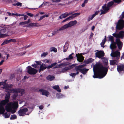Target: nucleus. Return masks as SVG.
I'll list each match as a JSON object with an SVG mask.
<instances>
[{"mask_svg": "<svg viewBox=\"0 0 124 124\" xmlns=\"http://www.w3.org/2000/svg\"><path fill=\"white\" fill-rule=\"evenodd\" d=\"M39 91L42 93L43 95H45L47 97L49 94V92L45 90L40 89L39 90Z\"/></svg>", "mask_w": 124, "mask_h": 124, "instance_id": "412c9836", "label": "nucleus"}, {"mask_svg": "<svg viewBox=\"0 0 124 124\" xmlns=\"http://www.w3.org/2000/svg\"><path fill=\"white\" fill-rule=\"evenodd\" d=\"M5 100L2 101L0 103V114H3L5 118H8V95L7 94Z\"/></svg>", "mask_w": 124, "mask_h": 124, "instance_id": "f03ea898", "label": "nucleus"}, {"mask_svg": "<svg viewBox=\"0 0 124 124\" xmlns=\"http://www.w3.org/2000/svg\"><path fill=\"white\" fill-rule=\"evenodd\" d=\"M64 88L65 89H67L69 88V86H64Z\"/></svg>", "mask_w": 124, "mask_h": 124, "instance_id": "69168bd1", "label": "nucleus"}, {"mask_svg": "<svg viewBox=\"0 0 124 124\" xmlns=\"http://www.w3.org/2000/svg\"><path fill=\"white\" fill-rule=\"evenodd\" d=\"M99 12V11H96L94 14H93V15L94 16V17H95V16L97 15L98 14Z\"/></svg>", "mask_w": 124, "mask_h": 124, "instance_id": "37998d69", "label": "nucleus"}, {"mask_svg": "<svg viewBox=\"0 0 124 124\" xmlns=\"http://www.w3.org/2000/svg\"><path fill=\"white\" fill-rule=\"evenodd\" d=\"M16 41V40L14 39H11L8 40V43L11 42H15Z\"/></svg>", "mask_w": 124, "mask_h": 124, "instance_id": "e433bc0d", "label": "nucleus"}, {"mask_svg": "<svg viewBox=\"0 0 124 124\" xmlns=\"http://www.w3.org/2000/svg\"><path fill=\"white\" fill-rule=\"evenodd\" d=\"M114 2L112 1H111L108 3L107 5L106 6L105 5L102 6V9H101L100 11L101 12L100 14L101 15L103 14H104L108 12L109 9V7L111 6L113 4Z\"/></svg>", "mask_w": 124, "mask_h": 124, "instance_id": "9d476101", "label": "nucleus"}, {"mask_svg": "<svg viewBox=\"0 0 124 124\" xmlns=\"http://www.w3.org/2000/svg\"><path fill=\"white\" fill-rule=\"evenodd\" d=\"M95 28V26H92V30H93Z\"/></svg>", "mask_w": 124, "mask_h": 124, "instance_id": "e2e57ef3", "label": "nucleus"}, {"mask_svg": "<svg viewBox=\"0 0 124 124\" xmlns=\"http://www.w3.org/2000/svg\"><path fill=\"white\" fill-rule=\"evenodd\" d=\"M45 17V16H41L39 19V21L42 19H43V18H44Z\"/></svg>", "mask_w": 124, "mask_h": 124, "instance_id": "8fccbe9b", "label": "nucleus"}, {"mask_svg": "<svg viewBox=\"0 0 124 124\" xmlns=\"http://www.w3.org/2000/svg\"><path fill=\"white\" fill-rule=\"evenodd\" d=\"M106 40L105 39H103L102 40V42L101 44V46L102 47H104L103 46L104 45L106 41Z\"/></svg>", "mask_w": 124, "mask_h": 124, "instance_id": "473e14b6", "label": "nucleus"}, {"mask_svg": "<svg viewBox=\"0 0 124 124\" xmlns=\"http://www.w3.org/2000/svg\"><path fill=\"white\" fill-rule=\"evenodd\" d=\"M17 118V116H16L14 114L11 116L10 119V120H14L16 119Z\"/></svg>", "mask_w": 124, "mask_h": 124, "instance_id": "c85d7f7f", "label": "nucleus"}, {"mask_svg": "<svg viewBox=\"0 0 124 124\" xmlns=\"http://www.w3.org/2000/svg\"><path fill=\"white\" fill-rule=\"evenodd\" d=\"M80 14V13H76L72 14L71 16H69L71 19L76 17L79 15Z\"/></svg>", "mask_w": 124, "mask_h": 124, "instance_id": "5701e85b", "label": "nucleus"}, {"mask_svg": "<svg viewBox=\"0 0 124 124\" xmlns=\"http://www.w3.org/2000/svg\"><path fill=\"white\" fill-rule=\"evenodd\" d=\"M35 62H36V63L38 65H41V62L40 61H35Z\"/></svg>", "mask_w": 124, "mask_h": 124, "instance_id": "c03bdc74", "label": "nucleus"}, {"mask_svg": "<svg viewBox=\"0 0 124 124\" xmlns=\"http://www.w3.org/2000/svg\"><path fill=\"white\" fill-rule=\"evenodd\" d=\"M17 102L13 101L8 102V112L13 114L16 112L18 107Z\"/></svg>", "mask_w": 124, "mask_h": 124, "instance_id": "6e6552de", "label": "nucleus"}, {"mask_svg": "<svg viewBox=\"0 0 124 124\" xmlns=\"http://www.w3.org/2000/svg\"><path fill=\"white\" fill-rule=\"evenodd\" d=\"M86 66V64H84L76 67L75 68V69L77 71L76 73H71L70 74V76H71L72 78H74L76 75L78 74L79 71L80 72L84 75L89 70V69L83 68Z\"/></svg>", "mask_w": 124, "mask_h": 124, "instance_id": "20e7f679", "label": "nucleus"}, {"mask_svg": "<svg viewBox=\"0 0 124 124\" xmlns=\"http://www.w3.org/2000/svg\"><path fill=\"white\" fill-rule=\"evenodd\" d=\"M26 53V52H25L23 53H20L19 54H18V56H21L23 55L24 54Z\"/></svg>", "mask_w": 124, "mask_h": 124, "instance_id": "a19ab883", "label": "nucleus"}, {"mask_svg": "<svg viewBox=\"0 0 124 124\" xmlns=\"http://www.w3.org/2000/svg\"><path fill=\"white\" fill-rule=\"evenodd\" d=\"M73 13V12H71L69 13L66 12L62 14L60 16H59V18L60 19H62L63 18H65L71 14H72Z\"/></svg>", "mask_w": 124, "mask_h": 124, "instance_id": "a211bd4d", "label": "nucleus"}, {"mask_svg": "<svg viewBox=\"0 0 124 124\" xmlns=\"http://www.w3.org/2000/svg\"><path fill=\"white\" fill-rule=\"evenodd\" d=\"M50 49L51 52L54 51L55 52H56L57 51V49L54 47H52L50 48Z\"/></svg>", "mask_w": 124, "mask_h": 124, "instance_id": "c756f323", "label": "nucleus"}, {"mask_svg": "<svg viewBox=\"0 0 124 124\" xmlns=\"http://www.w3.org/2000/svg\"><path fill=\"white\" fill-rule=\"evenodd\" d=\"M39 13L41 15L44 14H45V13L44 12H40Z\"/></svg>", "mask_w": 124, "mask_h": 124, "instance_id": "0e129e2a", "label": "nucleus"}, {"mask_svg": "<svg viewBox=\"0 0 124 124\" xmlns=\"http://www.w3.org/2000/svg\"><path fill=\"white\" fill-rule=\"evenodd\" d=\"M34 107L30 108L28 107L27 108H23L21 107L18 111V113L20 116H24L25 115H29L32 111Z\"/></svg>", "mask_w": 124, "mask_h": 124, "instance_id": "0eeeda50", "label": "nucleus"}, {"mask_svg": "<svg viewBox=\"0 0 124 124\" xmlns=\"http://www.w3.org/2000/svg\"><path fill=\"white\" fill-rule=\"evenodd\" d=\"M124 28V21L120 19L118 21L116 27V30H121Z\"/></svg>", "mask_w": 124, "mask_h": 124, "instance_id": "ddd939ff", "label": "nucleus"}, {"mask_svg": "<svg viewBox=\"0 0 124 124\" xmlns=\"http://www.w3.org/2000/svg\"><path fill=\"white\" fill-rule=\"evenodd\" d=\"M24 20H26L27 18L28 17V16L26 15H24Z\"/></svg>", "mask_w": 124, "mask_h": 124, "instance_id": "864d4df0", "label": "nucleus"}, {"mask_svg": "<svg viewBox=\"0 0 124 124\" xmlns=\"http://www.w3.org/2000/svg\"><path fill=\"white\" fill-rule=\"evenodd\" d=\"M54 78V77L51 75H49L46 77L47 79L50 81L52 80Z\"/></svg>", "mask_w": 124, "mask_h": 124, "instance_id": "a878e982", "label": "nucleus"}, {"mask_svg": "<svg viewBox=\"0 0 124 124\" xmlns=\"http://www.w3.org/2000/svg\"><path fill=\"white\" fill-rule=\"evenodd\" d=\"M88 0H85L84 2H85L86 3H87L88 2Z\"/></svg>", "mask_w": 124, "mask_h": 124, "instance_id": "774afa93", "label": "nucleus"}, {"mask_svg": "<svg viewBox=\"0 0 124 124\" xmlns=\"http://www.w3.org/2000/svg\"><path fill=\"white\" fill-rule=\"evenodd\" d=\"M52 67V66L51 65H49V66H47L46 67V68L50 69V68H51Z\"/></svg>", "mask_w": 124, "mask_h": 124, "instance_id": "4d7b16f0", "label": "nucleus"}, {"mask_svg": "<svg viewBox=\"0 0 124 124\" xmlns=\"http://www.w3.org/2000/svg\"><path fill=\"white\" fill-rule=\"evenodd\" d=\"M52 88L59 92H60L61 91V90L60 89L59 86L58 85H55L53 86Z\"/></svg>", "mask_w": 124, "mask_h": 124, "instance_id": "b1692460", "label": "nucleus"}, {"mask_svg": "<svg viewBox=\"0 0 124 124\" xmlns=\"http://www.w3.org/2000/svg\"><path fill=\"white\" fill-rule=\"evenodd\" d=\"M4 62V60H2L1 62H0V66L2 65L3 63V62Z\"/></svg>", "mask_w": 124, "mask_h": 124, "instance_id": "052dcab7", "label": "nucleus"}, {"mask_svg": "<svg viewBox=\"0 0 124 124\" xmlns=\"http://www.w3.org/2000/svg\"><path fill=\"white\" fill-rule=\"evenodd\" d=\"M28 72L30 74H34L37 72V70L31 67L30 66L27 67Z\"/></svg>", "mask_w": 124, "mask_h": 124, "instance_id": "4468645a", "label": "nucleus"}, {"mask_svg": "<svg viewBox=\"0 0 124 124\" xmlns=\"http://www.w3.org/2000/svg\"><path fill=\"white\" fill-rule=\"evenodd\" d=\"M73 66L74 65L72 64L71 65L67 67H66L62 69V71H60V73L58 72V73L60 74L62 72L64 73V72L67 71L68 70L72 69Z\"/></svg>", "mask_w": 124, "mask_h": 124, "instance_id": "f3484780", "label": "nucleus"}, {"mask_svg": "<svg viewBox=\"0 0 124 124\" xmlns=\"http://www.w3.org/2000/svg\"><path fill=\"white\" fill-rule=\"evenodd\" d=\"M121 0H114V1L116 3H119L121 2Z\"/></svg>", "mask_w": 124, "mask_h": 124, "instance_id": "79ce46f5", "label": "nucleus"}, {"mask_svg": "<svg viewBox=\"0 0 124 124\" xmlns=\"http://www.w3.org/2000/svg\"><path fill=\"white\" fill-rule=\"evenodd\" d=\"M27 15L31 17H32L33 16V15L30 13H28L27 14Z\"/></svg>", "mask_w": 124, "mask_h": 124, "instance_id": "3c124183", "label": "nucleus"}, {"mask_svg": "<svg viewBox=\"0 0 124 124\" xmlns=\"http://www.w3.org/2000/svg\"><path fill=\"white\" fill-rule=\"evenodd\" d=\"M94 75L93 77L94 78H101L104 77L107 74L108 67H104L99 64L97 65L93 68Z\"/></svg>", "mask_w": 124, "mask_h": 124, "instance_id": "f257e3e1", "label": "nucleus"}, {"mask_svg": "<svg viewBox=\"0 0 124 124\" xmlns=\"http://www.w3.org/2000/svg\"><path fill=\"white\" fill-rule=\"evenodd\" d=\"M57 64L56 62H55L54 63H53L51 64L52 66V67H54V66L55 65Z\"/></svg>", "mask_w": 124, "mask_h": 124, "instance_id": "6e6d98bb", "label": "nucleus"}, {"mask_svg": "<svg viewBox=\"0 0 124 124\" xmlns=\"http://www.w3.org/2000/svg\"><path fill=\"white\" fill-rule=\"evenodd\" d=\"M14 77H15V76H14V74H11V77H10V78L11 79H12L13 78H14Z\"/></svg>", "mask_w": 124, "mask_h": 124, "instance_id": "13d9d810", "label": "nucleus"}, {"mask_svg": "<svg viewBox=\"0 0 124 124\" xmlns=\"http://www.w3.org/2000/svg\"><path fill=\"white\" fill-rule=\"evenodd\" d=\"M117 71L120 74H121L123 71H124V65L120 64L117 66Z\"/></svg>", "mask_w": 124, "mask_h": 124, "instance_id": "dca6fc26", "label": "nucleus"}, {"mask_svg": "<svg viewBox=\"0 0 124 124\" xmlns=\"http://www.w3.org/2000/svg\"><path fill=\"white\" fill-rule=\"evenodd\" d=\"M115 33L112 34V35L116 39V42L117 44L119 50H121L123 46L122 42H121L119 39H123L124 37V31H121L118 33Z\"/></svg>", "mask_w": 124, "mask_h": 124, "instance_id": "7ed1b4c3", "label": "nucleus"}, {"mask_svg": "<svg viewBox=\"0 0 124 124\" xmlns=\"http://www.w3.org/2000/svg\"><path fill=\"white\" fill-rule=\"evenodd\" d=\"M122 18H124V11L122 14Z\"/></svg>", "mask_w": 124, "mask_h": 124, "instance_id": "bf43d9fd", "label": "nucleus"}, {"mask_svg": "<svg viewBox=\"0 0 124 124\" xmlns=\"http://www.w3.org/2000/svg\"><path fill=\"white\" fill-rule=\"evenodd\" d=\"M39 108L40 109H42L44 108V106L42 105H40L39 107Z\"/></svg>", "mask_w": 124, "mask_h": 124, "instance_id": "09e8293b", "label": "nucleus"}, {"mask_svg": "<svg viewBox=\"0 0 124 124\" xmlns=\"http://www.w3.org/2000/svg\"><path fill=\"white\" fill-rule=\"evenodd\" d=\"M93 59L92 58H89L87 60L86 62V63L88 64L90 63L93 62Z\"/></svg>", "mask_w": 124, "mask_h": 124, "instance_id": "7c9ffc66", "label": "nucleus"}, {"mask_svg": "<svg viewBox=\"0 0 124 124\" xmlns=\"http://www.w3.org/2000/svg\"><path fill=\"white\" fill-rule=\"evenodd\" d=\"M7 36L6 34H0V38H3Z\"/></svg>", "mask_w": 124, "mask_h": 124, "instance_id": "58836bf2", "label": "nucleus"}, {"mask_svg": "<svg viewBox=\"0 0 124 124\" xmlns=\"http://www.w3.org/2000/svg\"><path fill=\"white\" fill-rule=\"evenodd\" d=\"M77 22L76 20L71 21L69 23L64 25L62 26L61 28H60L59 29H57L53 32L52 33V35H54L58 33L59 31L64 30L69 28L73 26L76 24Z\"/></svg>", "mask_w": 124, "mask_h": 124, "instance_id": "1a4fd4ad", "label": "nucleus"}, {"mask_svg": "<svg viewBox=\"0 0 124 124\" xmlns=\"http://www.w3.org/2000/svg\"><path fill=\"white\" fill-rule=\"evenodd\" d=\"M8 41L7 40L5 41L1 44V46H3L7 43Z\"/></svg>", "mask_w": 124, "mask_h": 124, "instance_id": "ea45409f", "label": "nucleus"}, {"mask_svg": "<svg viewBox=\"0 0 124 124\" xmlns=\"http://www.w3.org/2000/svg\"><path fill=\"white\" fill-rule=\"evenodd\" d=\"M48 54V53L47 52H44L41 54V57H44Z\"/></svg>", "mask_w": 124, "mask_h": 124, "instance_id": "72a5a7b5", "label": "nucleus"}, {"mask_svg": "<svg viewBox=\"0 0 124 124\" xmlns=\"http://www.w3.org/2000/svg\"><path fill=\"white\" fill-rule=\"evenodd\" d=\"M124 58V52L123 53V54L122 55V56L121 57V59H122Z\"/></svg>", "mask_w": 124, "mask_h": 124, "instance_id": "680f3d73", "label": "nucleus"}, {"mask_svg": "<svg viewBox=\"0 0 124 124\" xmlns=\"http://www.w3.org/2000/svg\"><path fill=\"white\" fill-rule=\"evenodd\" d=\"M65 45H64L63 46V48H64L63 52H66L67 51V50L68 49L67 47V48L65 49Z\"/></svg>", "mask_w": 124, "mask_h": 124, "instance_id": "603ef678", "label": "nucleus"}, {"mask_svg": "<svg viewBox=\"0 0 124 124\" xmlns=\"http://www.w3.org/2000/svg\"><path fill=\"white\" fill-rule=\"evenodd\" d=\"M97 52L95 53V56L97 57L100 59H104L105 57H104V53L103 51H97Z\"/></svg>", "mask_w": 124, "mask_h": 124, "instance_id": "f8f14e48", "label": "nucleus"}, {"mask_svg": "<svg viewBox=\"0 0 124 124\" xmlns=\"http://www.w3.org/2000/svg\"><path fill=\"white\" fill-rule=\"evenodd\" d=\"M86 3L84 2V3L82 4V7H84L85 6V5Z\"/></svg>", "mask_w": 124, "mask_h": 124, "instance_id": "5fc2aeb1", "label": "nucleus"}, {"mask_svg": "<svg viewBox=\"0 0 124 124\" xmlns=\"http://www.w3.org/2000/svg\"><path fill=\"white\" fill-rule=\"evenodd\" d=\"M31 66L35 68H36L37 66V64H32L31 65Z\"/></svg>", "mask_w": 124, "mask_h": 124, "instance_id": "49530a36", "label": "nucleus"}, {"mask_svg": "<svg viewBox=\"0 0 124 124\" xmlns=\"http://www.w3.org/2000/svg\"><path fill=\"white\" fill-rule=\"evenodd\" d=\"M76 57H77V60L78 61L80 62H82L84 59V57L81 55L78 54V56L77 54H76Z\"/></svg>", "mask_w": 124, "mask_h": 124, "instance_id": "6ab92c4d", "label": "nucleus"}, {"mask_svg": "<svg viewBox=\"0 0 124 124\" xmlns=\"http://www.w3.org/2000/svg\"><path fill=\"white\" fill-rule=\"evenodd\" d=\"M73 58V57L71 55H70L68 57H67L66 58V60H68L69 59L70 60L72 59Z\"/></svg>", "mask_w": 124, "mask_h": 124, "instance_id": "f704fd0d", "label": "nucleus"}, {"mask_svg": "<svg viewBox=\"0 0 124 124\" xmlns=\"http://www.w3.org/2000/svg\"><path fill=\"white\" fill-rule=\"evenodd\" d=\"M41 25L38 23H30L28 25L26 26L27 27H30L32 26L39 27L41 26Z\"/></svg>", "mask_w": 124, "mask_h": 124, "instance_id": "aec40b11", "label": "nucleus"}, {"mask_svg": "<svg viewBox=\"0 0 124 124\" xmlns=\"http://www.w3.org/2000/svg\"><path fill=\"white\" fill-rule=\"evenodd\" d=\"M112 51L110 55L112 57L113 60H110V64L111 65H113L115 64L118 61L120 57V53L118 50L115 52Z\"/></svg>", "mask_w": 124, "mask_h": 124, "instance_id": "423d86ee", "label": "nucleus"}, {"mask_svg": "<svg viewBox=\"0 0 124 124\" xmlns=\"http://www.w3.org/2000/svg\"><path fill=\"white\" fill-rule=\"evenodd\" d=\"M42 61L46 63H51L52 62V60L50 59L48 60L47 59H46L45 60H43Z\"/></svg>", "mask_w": 124, "mask_h": 124, "instance_id": "cd10ccee", "label": "nucleus"}, {"mask_svg": "<svg viewBox=\"0 0 124 124\" xmlns=\"http://www.w3.org/2000/svg\"><path fill=\"white\" fill-rule=\"evenodd\" d=\"M12 85H8V93H14V95L13 96V99H16V97L18 93H21V95H22L24 93V90L22 89H13L11 88H9V87H12ZM10 95L8 93V99Z\"/></svg>", "mask_w": 124, "mask_h": 124, "instance_id": "39448f33", "label": "nucleus"}, {"mask_svg": "<svg viewBox=\"0 0 124 124\" xmlns=\"http://www.w3.org/2000/svg\"><path fill=\"white\" fill-rule=\"evenodd\" d=\"M71 20V19L70 18V16H69L67 18L63 20L62 22H65L66 21L68 20Z\"/></svg>", "mask_w": 124, "mask_h": 124, "instance_id": "4c0bfd02", "label": "nucleus"}, {"mask_svg": "<svg viewBox=\"0 0 124 124\" xmlns=\"http://www.w3.org/2000/svg\"><path fill=\"white\" fill-rule=\"evenodd\" d=\"M27 22V24L28 23L30 22V19H29L27 21H26Z\"/></svg>", "mask_w": 124, "mask_h": 124, "instance_id": "338daca9", "label": "nucleus"}, {"mask_svg": "<svg viewBox=\"0 0 124 124\" xmlns=\"http://www.w3.org/2000/svg\"><path fill=\"white\" fill-rule=\"evenodd\" d=\"M27 24V22L26 21L25 22H22L20 23L19 24L20 25H24Z\"/></svg>", "mask_w": 124, "mask_h": 124, "instance_id": "c9c22d12", "label": "nucleus"}, {"mask_svg": "<svg viewBox=\"0 0 124 124\" xmlns=\"http://www.w3.org/2000/svg\"><path fill=\"white\" fill-rule=\"evenodd\" d=\"M53 2H58L60 1V0H52Z\"/></svg>", "mask_w": 124, "mask_h": 124, "instance_id": "de8ad7c7", "label": "nucleus"}, {"mask_svg": "<svg viewBox=\"0 0 124 124\" xmlns=\"http://www.w3.org/2000/svg\"><path fill=\"white\" fill-rule=\"evenodd\" d=\"M57 98L58 99L62 98L65 97L64 96L60 93H57L56 94Z\"/></svg>", "mask_w": 124, "mask_h": 124, "instance_id": "393cba45", "label": "nucleus"}, {"mask_svg": "<svg viewBox=\"0 0 124 124\" xmlns=\"http://www.w3.org/2000/svg\"><path fill=\"white\" fill-rule=\"evenodd\" d=\"M66 66V63H62L61 64H60L59 65L57 66L56 68H62V67H61V66H63V67Z\"/></svg>", "mask_w": 124, "mask_h": 124, "instance_id": "bb28decb", "label": "nucleus"}, {"mask_svg": "<svg viewBox=\"0 0 124 124\" xmlns=\"http://www.w3.org/2000/svg\"><path fill=\"white\" fill-rule=\"evenodd\" d=\"M108 41L111 42V43L110 46V47L112 51H114L116 48L117 46L116 43L114 41L113 38L111 36H108Z\"/></svg>", "mask_w": 124, "mask_h": 124, "instance_id": "9b49d317", "label": "nucleus"}, {"mask_svg": "<svg viewBox=\"0 0 124 124\" xmlns=\"http://www.w3.org/2000/svg\"><path fill=\"white\" fill-rule=\"evenodd\" d=\"M46 64H43L42 63L40 66L39 70V72L41 71H43L46 68V67L45 66Z\"/></svg>", "mask_w": 124, "mask_h": 124, "instance_id": "4be33fe9", "label": "nucleus"}, {"mask_svg": "<svg viewBox=\"0 0 124 124\" xmlns=\"http://www.w3.org/2000/svg\"><path fill=\"white\" fill-rule=\"evenodd\" d=\"M94 16L93 15H92L89 16V17H88V19H87V20H88V21H89L90 20H92L93 18L94 17Z\"/></svg>", "mask_w": 124, "mask_h": 124, "instance_id": "2f4dec72", "label": "nucleus"}, {"mask_svg": "<svg viewBox=\"0 0 124 124\" xmlns=\"http://www.w3.org/2000/svg\"><path fill=\"white\" fill-rule=\"evenodd\" d=\"M17 6H21L22 5V3L20 2H18L16 3Z\"/></svg>", "mask_w": 124, "mask_h": 124, "instance_id": "a18cd8bd", "label": "nucleus"}, {"mask_svg": "<svg viewBox=\"0 0 124 124\" xmlns=\"http://www.w3.org/2000/svg\"><path fill=\"white\" fill-rule=\"evenodd\" d=\"M7 81V80H6L4 82H0V85H3L5 86L2 88L4 90L5 92H8V85L6 83Z\"/></svg>", "mask_w": 124, "mask_h": 124, "instance_id": "2eb2a0df", "label": "nucleus"}]
</instances>
